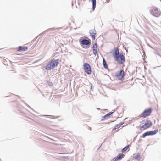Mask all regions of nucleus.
<instances>
[{"label":"nucleus","mask_w":161,"mask_h":161,"mask_svg":"<svg viewBox=\"0 0 161 161\" xmlns=\"http://www.w3.org/2000/svg\"><path fill=\"white\" fill-rule=\"evenodd\" d=\"M102 1V3H108L109 2L110 0H101Z\"/></svg>","instance_id":"obj_20"},{"label":"nucleus","mask_w":161,"mask_h":161,"mask_svg":"<svg viewBox=\"0 0 161 161\" xmlns=\"http://www.w3.org/2000/svg\"><path fill=\"white\" fill-rule=\"evenodd\" d=\"M97 44L96 43L93 46V53L96 55L97 53Z\"/></svg>","instance_id":"obj_10"},{"label":"nucleus","mask_w":161,"mask_h":161,"mask_svg":"<svg viewBox=\"0 0 161 161\" xmlns=\"http://www.w3.org/2000/svg\"><path fill=\"white\" fill-rule=\"evenodd\" d=\"M150 135H153L156 134L158 132V130H156L153 131H149Z\"/></svg>","instance_id":"obj_14"},{"label":"nucleus","mask_w":161,"mask_h":161,"mask_svg":"<svg viewBox=\"0 0 161 161\" xmlns=\"http://www.w3.org/2000/svg\"><path fill=\"white\" fill-rule=\"evenodd\" d=\"M103 65L104 67L106 69H107L108 68V66L106 64V62L104 59V58H103Z\"/></svg>","instance_id":"obj_13"},{"label":"nucleus","mask_w":161,"mask_h":161,"mask_svg":"<svg viewBox=\"0 0 161 161\" xmlns=\"http://www.w3.org/2000/svg\"><path fill=\"white\" fill-rule=\"evenodd\" d=\"M90 33L92 39L93 40L95 39V35L96 33V31L94 29H92L90 31Z\"/></svg>","instance_id":"obj_8"},{"label":"nucleus","mask_w":161,"mask_h":161,"mask_svg":"<svg viewBox=\"0 0 161 161\" xmlns=\"http://www.w3.org/2000/svg\"><path fill=\"white\" fill-rule=\"evenodd\" d=\"M149 135H150L149 132L147 131L145 133L142 135V137L144 138H145L146 136Z\"/></svg>","instance_id":"obj_18"},{"label":"nucleus","mask_w":161,"mask_h":161,"mask_svg":"<svg viewBox=\"0 0 161 161\" xmlns=\"http://www.w3.org/2000/svg\"><path fill=\"white\" fill-rule=\"evenodd\" d=\"M123 124H124V122H121L120 123L119 125H123Z\"/></svg>","instance_id":"obj_22"},{"label":"nucleus","mask_w":161,"mask_h":161,"mask_svg":"<svg viewBox=\"0 0 161 161\" xmlns=\"http://www.w3.org/2000/svg\"><path fill=\"white\" fill-rule=\"evenodd\" d=\"M113 112H110L107 114L106 115L103 117V119H102L103 120H105L108 118V117Z\"/></svg>","instance_id":"obj_16"},{"label":"nucleus","mask_w":161,"mask_h":161,"mask_svg":"<svg viewBox=\"0 0 161 161\" xmlns=\"http://www.w3.org/2000/svg\"><path fill=\"white\" fill-rule=\"evenodd\" d=\"M152 111V109L151 108L144 110L141 114V117L144 118L148 116H149Z\"/></svg>","instance_id":"obj_5"},{"label":"nucleus","mask_w":161,"mask_h":161,"mask_svg":"<svg viewBox=\"0 0 161 161\" xmlns=\"http://www.w3.org/2000/svg\"><path fill=\"white\" fill-rule=\"evenodd\" d=\"M112 52L114 60L118 64H122L125 62V56L122 53L119 54V50L118 47H115Z\"/></svg>","instance_id":"obj_1"},{"label":"nucleus","mask_w":161,"mask_h":161,"mask_svg":"<svg viewBox=\"0 0 161 161\" xmlns=\"http://www.w3.org/2000/svg\"><path fill=\"white\" fill-rule=\"evenodd\" d=\"M59 63V60L53 59L46 65V69L50 70L54 69L58 65Z\"/></svg>","instance_id":"obj_3"},{"label":"nucleus","mask_w":161,"mask_h":161,"mask_svg":"<svg viewBox=\"0 0 161 161\" xmlns=\"http://www.w3.org/2000/svg\"><path fill=\"white\" fill-rule=\"evenodd\" d=\"M151 14L155 17H158L160 15L161 13L160 10L156 7L153 8L151 11Z\"/></svg>","instance_id":"obj_4"},{"label":"nucleus","mask_w":161,"mask_h":161,"mask_svg":"<svg viewBox=\"0 0 161 161\" xmlns=\"http://www.w3.org/2000/svg\"><path fill=\"white\" fill-rule=\"evenodd\" d=\"M83 69L85 72L88 74H90L92 72L90 65L87 63H84L83 65Z\"/></svg>","instance_id":"obj_6"},{"label":"nucleus","mask_w":161,"mask_h":161,"mask_svg":"<svg viewBox=\"0 0 161 161\" xmlns=\"http://www.w3.org/2000/svg\"><path fill=\"white\" fill-rule=\"evenodd\" d=\"M27 47L25 46H20L16 48V50L18 51H24L27 49Z\"/></svg>","instance_id":"obj_9"},{"label":"nucleus","mask_w":161,"mask_h":161,"mask_svg":"<svg viewBox=\"0 0 161 161\" xmlns=\"http://www.w3.org/2000/svg\"><path fill=\"white\" fill-rule=\"evenodd\" d=\"M133 158L135 159H139L140 158V154H138L136 155L133 157Z\"/></svg>","instance_id":"obj_17"},{"label":"nucleus","mask_w":161,"mask_h":161,"mask_svg":"<svg viewBox=\"0 0 161 161\" xmlns=\"http://www.w3.org/2000/svg\"><path fill=\"white\" fill-rule=\"evenodd\" d=\"M129 145H127L126 146L125 148H124L122 150V152H123L125 151H126L129 148Z\"/></svg>","instance_id":"obj_19"},{"label":"nucleus","mask_w":161,"mask_h":161,"mask_svg":"<svg viewBox=\"0 0 161 161\" xmlns=\"http://www.w3.org/2000/svg\"><path fill=\"white\" fill-rule=\"evenodd\" d=\"M124 157V155L123 154L121 153L118 155L116 157L118 160H120L122 159Z\"/></svg>","instance_id":"obj_12"},{"label":"nucleus","mask_w":161,"mask_h":161,"mask_svg":"<svg viewBox=\"0 0 161 161\" xmlns=\"http://www.w3.org/2000/svg\"><path fill=\"white\" fill-rule=\"evenodd\" d=\"M92 9L93 10H94L96 5V0H92Z\"/></svg>","instance_id":"obj_15"},{"label":"nucleus","mask_w":161,"mask_h":161,"mask_svg":"<svg viewBox=\"0 0 161 161\" xmlns=\"http://www.w3.org/2000/svg\"><path fill=\"white\" fill-rule=\"evenodd\" d=\"M124 71L123 70H121L115 74L116 77L119 80H124Z\"/></svg>","instance_id":"obj_7"},{"label":"nucleus","mask_w":161,"mask_h":161,"mask_svg":"<svg viewBox=\"0 0 161 161\" xmlns=\"http://www.w3.org/2000/svg\"><path fill=\"white\" fill-rule=\"evenodd\" d=\"M119 126V125H117V126Z\"/></svg>","instance_id":"obj_23"},{"label":"nucleus","mask_w":161,"mask_h":161,"mask_svg":"<svg viewBox=\"0 0 161 161\" xmlns=\"http://www.w3.org/2000/svg\"><path fill=\"white\" fill-rule=\"evenodd\" d=\"M152 125V122L150 120H142L140 122L139 128L141 130H144L149 128Z\"/></svg>","instance_id":"obj_2"},{"label":"nucleus","mask_w":161,"mask_h":161,"mask_svg":"<svg viewBox=\"0 0 161 161\" xmlns=\"http://www.w3.org/2000/svg\"><path fill=\"white\" fill-rule=\"evenodd\" d=\"M81 42L82 44L86 45H88L90 43V42L88 40L86 39L83 40L81 41Z\"/></svg>","instance_id":"obj_11"},{"label":"nucleus","mask_w":161,"mask_h":161,"mask_svg":"<svg viewBox=\"0 0 161 161\" xmlns=\"http://www.w3.org/2000/svg\"><path fill=\"white\" fill-rule=\"evenodd\" d=\"M118 160L117 159H116V157L114 158L112 160H111V161H117Z\"/></svg>","instance_id":"obj_21"}]
</instances>
